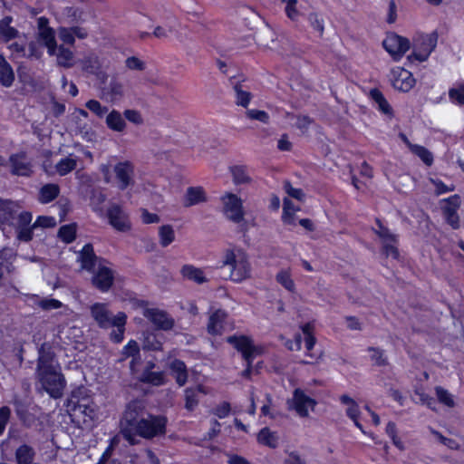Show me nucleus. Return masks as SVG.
Wrapping results in <instances>:
<instances>
[{"instance_id": "obj_1", "label": "nucleus", "mask_w": 464, "mask_h": 464, "mask_svg": "<svg viewBox=\"0 0 464 464\" xmlns=\"http://www.w3.org/2000/svg\"><path fill=\"white\" fill-rule=\"evenodd\" d=\"M146 403L134 400L128 403L121 420V432L130 443H136V436L151 439L165 432L167 420L161 416L145 417Z\"/></svg>"}, {"instance_id": "obj_2", "label": "nucleus", "mask_w": 464, "mask_h": 464, "mask_svg": "<svg viewBox=\"0 0 464 464\" xmlns=\"http://www.w3.org/2000/svg\"><path fill=\"white\" fill-rule=\"evenodd\" d=\"M36 376L43 389L51 397H62L66 382L54 353L48 343H44L39 349Z\"/></svg>"}, {"instance_id": "obj_3", "label": "nucleus", "mask_w": 464, "mask_h": 464, "mask_svg": "<svg viewBox=\"0 0 464 464\" xmlns=\"http://www.w3.org/2000/svg\"><path fill=\"white\" fill-rule=\"evenodd\" d=\"M19 208L14 202L0 199V228L5 236L15 232L19 240L27 242L32 239V235L26 225L31 223L33 217L30 212L19 211Z\"/></svg>"}, {"instance_id": "obj_4", "label": "nucleus", "mask_w": 464, "mask_h": 464, "mask_svg": "<svg viewBox=\"0 0 464 464\" xmlns=\"http://www.w3.org/2000/svg\"><path fill=\"white\" fill-rule=\"evenodd\" d=\"M77 261L81 268L92 273V282L102 292H107L112 285L114 272L111 265L103 259H98L93 252V247L86 244L79 252Z\"/></svg>"}, {"instance_id": "obj_5", "label": "nucleus", "mask_w": 464, "mask_h": 464, "mask_svg": "<svg viewBox=\"0 0 464 464\" xmlns=\"http://www.w3.org/2000/svg\"><path fill=\"white\" fill-rule=\"evenodd\" d=\"M225 266L229 267V279L235 283H241L250 277L251 265L247 255L242 249H226L220 261V267Z\"/></svg>"}, {"instance_id": "obj_6", "label": "nucleus", "mask_w": 464, "mask_h": 464, "mask_svg": "<svg viewBox=\"0 0 464 464\" xmlns=\"http://www.w3.org/2000/svg\"><path fill=\"white\" fill-rule=\"evenodd\" d=\"M71 403L72 416L86 426H90L98 416V406L88 394V390L80 387L72 392Z\"/></svg>"}, {"instance_id": "obj_7", "label": "nucleus", "mask_w": 464, "mask_h": 464, "mask_svg": "<svg viewBox=\"0 0 464 464\" xmlns=\"http://www.w3.org/2000/svg\"><path fill=\"white\" fill-rule=\"evenodd\" d=\"M438 37L439 35L436 31L428 34L419 35L414 41L413 53L408 56V60L411 62L412 60L419 62L426 61L436 48Z\"/></svg>"}, {"instance_id": "obj_8", "label": "nucleus", "mask_w": 464, "mask_h": 464, "mask_svg": "<svg viewBox=\"0 0 464 464\" xmlns=\"http://www.w3.org/2000/svg\"><path fill=\"white\" fill-rule=\"evenodd\" d=\"M222 212L226 218L236 224H240L245 218L242 199L236 194L226 192L220 198Z\"/></svg>"}, {"instance_id": "obj_9", "label": "nucleus", "mask_w": 464, "mask_h": 464, "mask_svg": "<svg viewBox=\"0 0 464 464\" xmlns=\"http://www.w3.org/2000/svg\"><path fill=\"white\" fill-rule=\"evenodd\" d=\"M287 404L299 417L305 418L314 410L316 401L297 388L294 391L292 398L287 401Z\"/></svg>"}, {"instance_id": "obj_10", "label": "nucleus", "mask_w": 464, "mask_h": 464, "mask_svg": "<svg viewBox=\"0 0 464 464\" xmlns=\"http://www.w3.org/2000/svg\"><path fill=\"white\" fill-rule=\"evenodd\" d=\"M142 314L157 329L169 331L174 326V319L165 311L156 307H144Z\"/></svg>"}, {"instance_id": "obj_11", "label": "nucleus", "mask_w": 464, "mask_h": 464, "mask_svg": "<svg viewBox=\"0 0 464 464\" xmlns=\"http://www.w3.org/2000/svg\"><path fill=\"white\" fill-rule=\"evenodd\" d=\"M384 49L395 61L400 60L410 49V41L396 34H389L382 42Z\"/></svg>"}, {"instance_id": "obj_12", "label": "nucleus", "mask_w": 464, "mask_h": 464, "mask_svg": "<svg viewBox=\"0 0 464 464\" xmlns=\"http://www.w3.org/2000/svg\"><path fill=\"white\" fill-rule=\"evenodd\" d=\"M227 342L242 353L244 359L247 362L248 366L252 360L262 352L260 347L255 346L252 341L244 335L230 336L227 338Z\"/></svg>"}, {"instance_id": "obj_13", "label": "nucleus", "mask_w": 464, "mask_h": 464, "mask_svg": "<svg viewBox=\"0 0 464 464\" xmlns=\"http://www.w3.org/2000/svg\"><path fill=\"white\" fill-rule=\"evenodd\" d=\"M460 198L453 195L440 201V208L447 223L454 229L459 227V218L457 213L460 207Z\"/></svg>"}, {"instance_id": "obj_14", "label": "nucleus", "mask_w": 464, "mask_h": 464, "mask_svg": "<svg viewBox=\"0 0 464 464\" xmlns=\"http://www.w3.org/2000/svg\"><path fill=\"white\" fill-rule=\"evenodd\" d=\"M110 225L116 230L126 232L130 229L128 214L119 205H112L107 212Z\"/></svg>"}, {"instance_id": "obj_15", "label": "nucleus", "mask_w": 464, "mask_h": 464, "mask_svg": "<svg viewBox=\"0 0 464 464\" xmlns=\"http://www.w3.org/2000/svg\"><path fill=\"white\" fill-rule=\"evenodd\" d=\"M392 85L396 90L407 92L415 85V79L411 72L401 67H396L392 72Z\"/></svg>"}, {"instance_id": "obj_16", "label": "nucleus", "mask_w": 464, "mask_h": 464, "mask_svg": "<svg viewBox=\"0 0 464 464\" xmlns=\"http://www.w3.org/2000/svg\"><path fill=\"white\" fill-rule=\"evenodd\" d=\"M383 243V252L387 256L397 259L399 256L398 249L395 246L396 237L392 234L386 227L378 222V227L374 229Z\"/></svg>"}, {"instance_id": "obj_17", "label": "nucleus", "mask_w": 464, "mask_h": 464, "mask_svg": "<svg viewBox=\"0 0 464 464\" xmlns=\"http://www.w3.org/2000/svg\"><path fill=\"white\" fill-rule=\"evenodd\" d=\"M91 314L102 328H110L114 321V315L110 313L107 304L95 303L91 306Z\"/></svg>"}, {"instance_id": "obj_18", "label": "nucleus", "mask_w": 464, "mask_h": 464, "mask_svg": "<svg viewBox=\"0 0 464 464\" xmlns=\"http://www.w3.org/2000/svg\"><path fill=\"white\" fill-rule=\"evenodd\" d=\"M301 210L299 205L295 204L290 198L283 199V212L281 220L284 225L295 227L297 225L296 213Z\"/></svg>"}, {"instance_id": "obj_19", "label": "nucleus", "mask_w": 464, "mask_h": 464, "mask_svg": "<svg viewBox=\"0 0 464 464\" xmlns=\"http://www.w3.org/2000/svg\"><path fill=\"white\" fill-rule=\"evenodd\" d=\"M154 368L153 362H148L146 368L140 375L139 379L140 382L150 383L154 386H160L165 382V375L162 372L152 371Z\"/></svg>"}, {"instance_id": "obj_20", "label": "nucleus", "mask_w": 464, "mask_h": 464, "mask_svg": "<svg viewBox=\"0 0 464 464\" xmlns=\"http://www.w3.org/2000/svg\"><path fill=\"white\" fill-rule=\"evenodd\" d=\"M340 401L346 406L345 412L346 415L353 420L355 426L362 430V432L365 433L362 425L359 421L360 410L359 405L356 401L348 395H342L340 397Z\"/></svg>"}, {"instance_id": "obj_21", "label": "nucleus", "mask_w": 464, "mask_h": 464, "mask_svg": "<svg viewBox=\"0 0 464 464\" xmlns=\"http://www.w3.org/2000/svg\"><path fill=\"white\" fill-rule=\"evenodd\" d=\"M227 317L225 311L218 309L213 312L208 320V332L212 335H219L224 330V321Z\"/></svg>"}, {"instance_id": "obj_22", "label": "nucleus", "mask_w": 464, "mask_h": 464, "mask_svg": "<svg viewBox=\"0 0 464 464\" xmlns=\"http://www.w3.org/2000/svg\"><path fill=\"white\" fill-rule=\"evenodd\" d=\"M180 274L184 279L193 281L198 285L208 282L204 271L190 264L184 265L180 268Z\"/></svg>"}, {"instance_id": "obj_23", "label": "nucleus", "mask_w": 464, "mask_h": 464, "mask_svg": "<svg viewBox=\"0 0 464 464\" xmlns=\"http://www.w3.org/2000/svg\"><path fill=\"white\" fill-rule=\"evenodd\" d=\"M257 442L270 449L277 448L279 444V436L276 431L271 430L269 428L265 427L259 430L256 435Z\"/></svg>"}, {"instance_id": "obj_24", "label": "nucleus", "mask_w": 464, "mask_h": 464, "mask_svg": "<svg viewBox=\"0 0 464 464\" xmlns=\"http://www.w3.org/2000/svg\"><path fill=\"white\" fill-rule=\"evenodd\" d=\"M127 316L123 312H119L114 315V321L111 324V327H115L111 334V338L115 343H121L124 338L125 324Z\"/></svg>"}, {"instance_id": "obj_25", "label": "nucleus", "mask_w": 464, "mask_h": 464, "mask_svg": "<svg viewBox=\"0 0 464 464\" xmlns=\"http://www.w3.org/2000/svg\"><path fill=\"white\" fill-rule=\"evenodd\" d=\"M207 201L205 190L201 187H189L184 198V206L191 207Z\"/></svg>"}, {"instance_id": "obj_26", "label": "nucleus", "mask_w": 464, "mask_h": 464, "mask_svg": "<svg viewBox=\"0 0 464 464\" xmlns=\"http://www.w3.org/2000/svg\"><path fill=\"white\" fill-rule=\"evenodd\" d=\"M105 121L110 130L117 132H123L127 126L123 116L116 110L108 112Z\"/></svg>"}, {"instance_id": "obj_27", "label": "nucleus", "mask_w": 464, "mask_h": 464, "mask_svg": "<svg viewBox=\"0 0 464 464\" xmlns=\"http://www.w3.org/2000/svg\"><path fill=\"white\" fill-rule=\"evenodd\" d=\"M14 81V72L10 63L0 54V83L10 87Z\"/></svg>"}, {"instance_id": "obj_28", "label": "nucleus", "mask_w": 464, "mask_h": 464, "mask_svg": "<svg viewBox=\"0 0 464 464\" xmlns=\"http://www.w3.org/2000/svg\"><path fill=\"white\" fill-rule=\"evenodd\" d=\"M370 97L374 102V103L377 105V108L381 112L389 116L390 118L392 117L393 111H392L391 105L389 104L387 100L384 98L382 93L378 89L371 90Z\"/></svg>"}, {"instance_id": "obj_29", "label": "nucleus", "mask_w": 464, "mask_h": 464, "mask_svg": "<svg viewBox=\"0 0 464 464\" xmlns=\"http://www.w3.org/2000/svg\"><path fill=\"white\" fill-rule=\"evenodd\" d=\"M169 369L171 375L176 379L179 386H183L188 379V372L186 365L179 360H175L170 362Z\"/></svg>"}, {"instance_id": "obj_30", "label": "nucleus", "mask_w": 464, "mask_h": 464, "mask_svg": "<svg viewBox=\"0 0 464 464\" xmlns=\"http://www.w3.org/2000/svg\"><path fill=\"white\" fill-rule=\"evenodd\" d=\"M12 22V16H5L0 20V39L5 42L14 39L18 35V31L11 26Z\"/></svg>"}, {"instance_id": "obj_31", "label": "nucleus", "mask_w": 464, "mask_h": 464, "mask_svg": "<svg viewBox=\"0 0 464 464\" xmlns=\"http://www.w3.org/2000/svg\"><path fill=\"white\" fill-rule=\"evenodd\" d=\"M10 162L13 168V174H21L20 172L22 171L30 170V160L24 152L12 155L10 157Z\"/></svg>"}, {"instance_id": "obj_32", "label": "nucleus", "mask_w": 464, "mask_h": 464, "mask_svg": "<svg viewBox=\"0 0 464 464\" xmlns=\"http://www.w3.org/2000/svg\"><path fill=\"white\" fill-rule=\"evenodd\" d=\"M34 450L26 445H21L15 451V459L17 464H32L34 459Z\"/></svg>"}, {"instance_id": "obj_33", "label": "nucleus", "mask_w": 464, "mask_h": 464, "mask_svg": "<svg viewBox=\"0 0 464 464\" xmlns=\"http://www.w3.org/2000/svg\"><path fill=\"white\" fill-rule=\"evenodd\" d=\"M39 37L43 41L44 44L48 49V53L50 55H54L56 53L57 45L54 36V31L50 29H44L39 32Z\"/></svg>"}, {"instance_id": "obj_34", "label": "nucleus", "mask_w": 464, "mask_h": 464, "mask_svg": "<svg viewBox=\"0 0 464 464\" xmlns=\"http://www.w3.org/2000/svg\"><path fill=\"white\" fill-rule=\"evenodd\" d=\"M205 392L202 386L196 388H188L185 390V407L188 411H193L198 403V394Z\"/></svg>"}, {"instance_id": "obj_35", "label": "nucleus", "mask_w": 464, "mask_h": 464, "mask_svg": "<svg viewBox=\"0 0 464 464\" xmlns=\"http://www.w3.org/2000/svg\"><path fill=\"white\" fill-rule=\"evenodd\" d=\"M276 280L287 291L291 293L295 292V284L292 278L291 270L289 268L279 270L276 276Z\"/></svg>"}, {"instance_id": "obj_36", "label": "nucleus", "mask_w": 464, "mask_h": 464, "mask_svg": "<svg viewBox=\"0 0 464 464\" xmlns=\"http://www.w3.org/2000/svg\"><path fill=\"white\" fill-rule=\"evenodd\" d=\"M79 63L82 71L87 73L94 74L100 69L99 59L94 53L85 55Z\"/></svg>"}, {"instance_id": "obj_37", "label": "nucleus", "mask_w": 464, "mask_h": 464, "mask_svg": "<svg viewBox=\"0 0 464 464\" xmlns=\"http://www.w3.org/2000/svg\"><path fill=\"white\" fill-rule=\"evenodd\" d=\"M233 89L236 93V104L246 108L252 99V94L243 88V85L239 82H232Z\"/></svg>"}, {"instance_id": "obj_38", "label": "nucleus", "mask_w": 464, "mask_h": 464, "mask_svg": "<svg viewBox=\"0 0 464 464\" xmlns=\"http://www.w3.org/2000/svg\"><path fill=\"white\" fill-rule=\"evenodd\" d=\"M163 336L150 332L144 334L143 348L146 350L158 351L161 349Z\"/></svg>"}, {"instance_id": "obj_39", "label": "nucleus", "mask_w": 464, "mask_h": 464, "mask_svg": "<svg viewBox=\"0 0 464 464\" xmlns=\"http://www.w3.org/2000/svg\"><path fill=\"white\" fill-rule=\"evenodd\" d=\"M159 238L161 246L166 247L175 240V231L170 225H163L159 227Z\"/></svg>"}, {"instance_id": "obj_40", "label": "nucleus", "mask_w": 464, "mask_h": 464, "mask_svg": "<svg viewBox=\"0 0 464 464\" xmlns=\"http://www.w3.org/2000/svg\"><path fill=\"white\" fill-rule=\"evenodd\" d=\"M409 150L417 157H419L426 165H431L433 162L432 153L425 147L409 143Z\"/></svg>"}, {"instance_id": "obj_41", "label": "nucleus", "mask_w": 464, "mask_h": 464, "mask_svg": "<svg viewBox=\"0 0 464 464\" xmlns=\"http://www.w3.org/2000/svg\"><path fill=\"white\" fill-rule=\"evenodd\" d=\"M59 187L55 184L44 185L39 194V200L42 203H48L53 200L59 194Z\"/></svg>"}, {"instance_id": "obj_42", "label": "nucleus", "mask_w": 464, "mask_h": 464, "mask_svg": "<svg viewBox=\"0 0 464 464\" xmlns=\"http://www.w3.org/2000/svg\"><path fill=\"white\" fill-rule=\"evenodd\" d=\"M111 167H112V164L102 165V171L103 173H108V172H110V168ZM113 170H114L115 174H117V175H120V174H130V173H132L134 171V167L131 164V162H130V161H121V162H118V163L113 165Z\"/></svg>"}, {"instance_id": "obj_43", "label": "nucleus", "mask_w": 464, "mask_h": 464, "mask_svg": "<svg viewBox=\"0 0 464 464\" xmlns=\"http://www.w3.org/2000/svg\"><path fill=\"white\" fill-rule=\"evenodd\" d=\"M14 253L12 249L5 248L0 251V278L5 272H10Z\"/></svg>"}, {"instance_id": "obj_44", "label": "nucleus", "mask_w": 464, "mask_h": 464, "mask_svg": "<svg viewBox=\"0 0 464 464\" xmlns=\"http://www.w3.org/2000/svg\"><path fill=\"white\" fill-rule=\"evenodd\" d=\"M449 98L457 105H464V82L458 83L449 90Z\"/></svg>"}, {"instance_id": "obj_45", "label": "nucleus", "mask_w": 464, "mask_h": 464, "mask_svg": "<svg viewBox=\"0 0 464 464\" xmlns=\"http://www.w3.org/2000/svg\"><path fill=\"white\" fill-rule=\"evenodd\" d=\"M56 55H57V63L59 65L66 67V68H70L72 66V60L73 54L70 49L65 48L63 45H61L58 48V53H56Z\"/></svg>"}, {"instance_id": "obj_46", "label": "nucleus", "mask_w": 464, "mask_h": 464, "mask_svg": "<svg viewBox=\"0 0 464 464\" xmlns=\"http://www.w3.org/2000/svg\"><path fill=\"white\" fill-rule=\"evenodd\" d=\"M284 190L289 198H292L298 202H304L305 200V193L299 188H295L289 181L284 183Z\"/></svg>"}, {"instance_id": "obj_47", "label": "nucleus", "mask_w": 464, "mask_h": 464, "mask_svg": "<svg viewBox=\"0 0 464 464\" xmlns=\"http://www.w3.org/2000/svg\"><path fill=\"white\" fill-rule=\"evenodd\" d=\"M436 396L438 398V401L442 403L443 405L447 407H454L455 401L454 397L451 393H450L447 390H445L442 387H436L435 388Z\"/></svg>"}, {"instance_id": "obj_48", "label": "nucleus", "mask_w": 464, "mask_h": 464, "mask_svg": "<svg viewBox=\"0 0 464 464\" xmlns=\"http://www.w3.org/2000/svg\"><path fill=\"white\" fill-rule=\"evenodd\" d=\"M76 235V227L74 224L63 226L59 229L58 236L65 243H71L74 240Z\"/></svg>"}, {"instance_id": "obj_49", "label": "nucleus", "mask_w": 464, "mask_h": 464, "mask_svg": "<svg viewBox=\"0 0 464 464\" xmlns=\"http://www.w3.org/2000/svg\"><path fill=\"white\" fill-rule=\"evenodd\" d=\"M85 106L99 118H102L109 112L108 107L102 105V103L97 100H89L85 103Z\"/></svg>"}, {"instance_id": "obj_50", "label": "nucleus", "mask_w": 464, "mask_h": 464, "mask_svg": "<svg viewBox=\"0 0 464 464\" xmlns=\"http://www.w3.org/2000/svg\"><path fill=\"white\" fill-rule=\"evenodd\" d=\"M56 225V220L53 217L41 216L38 217L35 222L30 227V223L26 225V227L30 229L31 235L33 236V229L38 227H53Z\"/></svg>"}, {"instance_id": "obj_51", "label": "nucleus", "mask_w": 464, "mask_h": 464, "mask_svg": "<svg viewBox=\"0 0 464 464\" xmlns=\"http://www.w3.org/2000/svg\"><path fill=\"white\" fill-rule=\"evenodd\" d=\"M76 164V160L72 158H64L56 164V169L59 174H67L68 172L75 169Z\"/></svg>"}, {"instance_id": "obj_52", "label": "nucleus", "mask_w": 464, "mask_h": 464, "mask_svg": "<svg viewBox=\"0 0 464 464\" xmlns=\"http://www.w3.org/2000/svg\"><path fill=\"white\" fill-rule=\"evenodd\" d=\"M298 0H287L285 6V13L291 21H297L300 16V11L297 7Z\"/></svg>"}, {"instance_id": "obj_53", "label": "nucleus", "mask_w": 464, "mask_h": 464, "mask_svg": "<svg viewBox=\"0 0 464 464\" xmlns=\"http://www.w3.org/2000/svg\"><path fill=\"white\" fill-rule=\"evenodd\" d=\"M307 19L314 30L318 33L319 36H322L324 31V19L316 13L309 14Z\"/></svg>"}, {"instance_id": "obj_54", "label": "nucleus", "mask_w": 464, "mask_h": 464, "mask_svg": "<svg viewBox=\"0 0 464 464\" xmlns=\"http://www.w3.org/2000/svg\"><path fill=\"white\" fill-rule=\"evenodd\" d=\"M302 331L304 334L305 348L310 352L315 343V338L313 335V325L311 324H305L302 326Z\"/></svg>"}, {"instance_id": "obj_55", "label": "nucleus", "mask_w": 464, "mask_h": 464, "mask_svg": "<svg viewBox=\"0 0 464 464\" xmlns=\"http://www.w3.org/2000/svg\"><path fill=\"white\" fill-rule=\"evenodd\" d=\"M133 461L135 464H160L158 458L150 450H142L139 455V459Z\"/></svg>"}, {"instance_id": "obj_56", "label": "nucleus", "mask_w": 464, "mask_h": 464, "mask_svg": "<svg viewBox=\"0 0 464 464\" xmlns=\"http://www.w3.org/2000/svg\"><path fill=\"white\" fill-rule=\"evenodd\" d=\"M246 115L250 120L258 121L263 123H267L269 121V115L265 111L256 109L247 110L246 111Z\"/></svg>"}, {"instance_id": "obj_57", "label": "nucleus", "mask_w": 464, "mask_h": 464, "mask_svg": "<svg viewBox=\"0 0 464 464\" xmlns=\"http://www.w3.org/2000/svg\"><path fill=\"white\" fill-rule=\"evenodd\" d=\"M430 182L433 185L437 195L451 191L454 188L452 184H446L438 178L430 179Z\"/></svg>"}, {"instance_id": "obj_58", "label": "nucleus", "mask_w": 464, "mask_h": 464, "mask_svg": "<svg viewBox=\"0 0 464 464\" xmlns=\"http://www.w3.org/2000/svg\"><path fill=\"white\" fill-rule=\"evenodd\" d=\"M285 464H306L305 459L300 455L299 452L286 451V458L285 459Z\"/></svg>"}, {"instance_id": "obj_59", "label": "nucleus", "mask_w": 464, "mask_h": 464, "mask_svg": "<svg viewBox=\"0 0 464 464\" xmlns=\"http://www.w3.org/2000/svg\"><path fill=\"white\" fill-rule=\"evenodd\" d=\"M140 347L136 341L130 340L122 350V353L126 357H135L139 354Z\"/></svg>"}, {"instance_id": "obj_60", "label": "nucleus", "mask_w": 464, "mask_h": 464, "mask_svg": "<svg viewBox=\"0 0 464 464\" xmlns=\"http://www.w3.org/2000/svg\"><path fill=\"white\" fill-rule=\"evenodd\" d=\"M109 92L114 99L121 97L123 94V85L118 81L112 80L108 86Z\"/></svg>"}, {"instance_id": "obj_61", "label": "nucleus", "mask_w": 464, "mask_h": 464, "mask_svg": "<svg viewBox=\"0 0 464 464\" xmlns=\"http://www.w3.org/2000/svg\"><path fill=\"white\" fill-rule=\"evenodd\" d=\"M123 114H124V117L129 121H130L134 124L140 125V124H142V122H143L141 114L140 113V111H138L136 110H125Z\"/></svg>"}, {"instance_id": "obj_62", "label": "nucleus", "mask_w": 464, "mask_h": 464, "mask_svg": "<svg viewBox=\"0 0 464 464\" xmlns=\"http://www.w3.org/2000/svg\"><path fill=\"white\" fill-rule=\"evenodd\" d=\"M59 38L65 44H73L74 37L72 30L66 27H60L58 31Z\"/></svg>"}, {"instance_id": "obj_63", "label": "nucleus", "mask_w": 464, "mask_h": 464, "mask_svg": "<svg viewBox=\"0 0 464 464\" xmlns=\"http://www.w3.org/2000/svg\"><path fill=\"white\" fill-rule=\"evenodd\" d=\"M11 411L8 407L0 408V435L5 431V426L9 420Z\"/></svg>"}, {"instance_id": "obj_64", "label": "nucleus", "mask_w": 464, "mask_h": 464, "mask_svg": "<svg viewBox=\"0 0 464 464\" xmlns=\"http://www.w3.org/2000/svg\"><path fill=\"white\" fill-rule=\"evenodd\" d=\"M226 456L227 464H251L245 457L235 453H226Z\"/></svg>"}]
</instances>
